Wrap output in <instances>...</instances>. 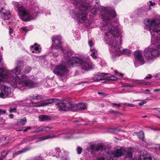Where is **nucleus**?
Listing matches in <instances>:
<instances>
[{
  "label": "nucleus",
  "instance_id": "obj_28",
  "mask_svg": "<svg viewBox=\"0 0 160 160\" xmlns=\"http://www.w3.org/2000/svg\"><path fill=\"white\" fill-rule=\"evenodd\" d=\"M27 122V119L25 118H24L22 119H21L20 120L19 122V124H21L22 125H24Z\"/></svg>",
  "mask_w": 160,
  "mask_h": 160
},
{
  "label": "nucleus",
  "instance_id": "obj_22",
  "mask_svg": "<svg viewBox=\"0 0 160 160\" xmlns=\"http://www.w3.org/2000/svg\"><path fill=\"white\" fill-rule=\"evenodd\" d=\"M31 97L33 99H35L36 100H38L41 99H44L45 98L44 96L42 95H32L31 96Z\"/></svg>",
  "mask_w": 160,
  "mask_h": 160
},
{
  "label": "nucleus",
  "instance_id": "obj_62",
  "mask_svg": "<svg viewBox=\"0 0 160 160\" xmlns=\"http://www.w3.org/2000/svg\"><path fill=\"white\" fill-rule=\"evenodd\" d=\"M145 91L146 92H149L150 91L148 89H146Z\"/></svg>",
  "mask_w": 160,
  "mask_h": 160
},
{
  "label": "nucleus",
  "instance_id": "obj_59",
  "mask_svg": "<svg viewBox=\"0 0 160 160\" xmlns=\"http://www.w3.org/2000/svg\"><path fill=\"white\" fill-rule=\"evenodd\" d=\"M125 87H132L130 85H126V86H125Z\"/></svg>",
  "mask_w": 160,
  "mask_h": 160
},
{
  "label": "nucleus",
  "instance_id": "obj_15",
  "mask_svg": "<svg viewBox=\"0 0 160 160\" xmlns=\"http://www.w3.org/2000/svg\"><path fill=\"white\" fill-rule=\"evenodd\" d=\"M94 160H113L109 154L106 152L104 155H100L97 156L96 159Z\"/></svg>",
  "mask_w": 160,
  "mask_h": 160
},
{
  "label": "nucleus",
  "instance_id": "obj_10",
  "mask_svg": "<svg viewBox=\"0 0 160 160\" xmlns=\"http://www.w3.org/2000/svg\"><path fill=\"white\" fill-rule=\"evenodd\" d=\"M135 61V65L136 67L139 65H142L145 63L142 51L140 50H136L134 52Z\"/></svg>",
  "mask_w": 160,
  "mask_h": 160
},
{
  "label": "nucleus",
  "instance_id": "obj_27",
  "mask_svg": "<svg viewBox=\"0 0 160 160\" xmlns=\"http://www.w3.org/2000/svg\"><path fill=\"white\" fill-rule=\"evenodd\" d=\"M138 137L141 140H143L144 138V133L142 132H140L138 133Z\"/></svg>",
  "mask_w": 160,
  "mask_h": 160
},
{
  "label": "nucleus",
  "instance_id": "obj_42",
  "mask_svg": "<svg viewBox=\"0 0 160 160\" xmlns=\"http://www.w3.org/2000/svg\"><path fill=\"white\" fill-rule=\"evenodd\" d=\"M31 129L30 127H28L26 129L23 130V131L24 132H26L28 130H30Z\"/></svg>",
  "mask_w": 160,
  "mask_h": 160
},
{
  "label": "nucleus",
  "instance_id": "obj_38",
  "mask_svg": "<svg viewBox=\"0 0 160 160\" xmlns=\"http://www.w3.org/2000/svg\"><path fill=\"white\" fill-rule=\"evenodd\" d=\"M78 153L79 154H80L82 152V149L79 147L77 148Z\"/></svg>",
  "mask_w": 160,
  "mask_h": 160
},
{
  "label": "nucleus",
  "instance_id": "obj_39",
  "mask_svg": "<svg viewBox=\"0 0 160 160\" xmlns=\"http://www.w3.org/2000/svg\"><path fill=\"white\" fill-rule=\"evenodd\" d=\"M6 113V111L3 109H0V115L5 114Z\"/></svg>",
  "mask_w": 160,
  "mask_h": 160
},
{
  "label": "nucleus",
  "instance_id": "obj_61",
  "mask_svg": "<svg viewBox=\"0 0 160 160\" xmlns=\"http://www.w3.org/2000/svg\"><path fill=\"white\" fill-rule=\"evenodd\" d=\"M147 115H145L144 116H142V117L143 118H146L147 117Z\"/></svg>",
  "mask_w": 160,
  "mask_h": 160
},
{
  "label": "nucleus",
  "instance_id": "obj_47",
  "mask_svg": "<svg viewBox=\"0 0 160 160\" xmlns=\"http://www.w3.org/2000/svg\"><path fill=\"white\" fill-rule=\"evenodd\" d=\"M156 150L160 151V145H158L156 146Z\"/></svg>",
  "mask_w": 160,
  "mask_h": 160
},
{
  "label": "nucleus",
  "instance_id": "obj_37",
  "mask_svg": "<svg viewBox=\"0 0 160 160\" xmlns=\"http://www.w3.org/2000/svg\"><path fill=\"white\" fill-rule=\"evenodd\" d=\"M152 78L151 75L150 74H148V75L144 78V79H150Z\"/></svg>",
  "mask_w": 160,
  "mask_h": 160
},
{
  "label": "nucleus",
  "instance_id": "obj_58",
  "mask_svg": "<svg viewBox=\"0 0 160 160\" xmlns=\"http://www.w3.org/2000/svg\"><path fill=\"white\" fill-rule=\"evenodd\" d=\"M114 72L116 74H117L118 73V72H117V71H116V70H115L114 71Z\"/></svg>",
  "mask_w": 160,
  "mask_h": 160
},
{
  "label": "nucleus",
  "instance_id": "obj_24",
  "mask_svg": "<svg viewBox=\"0 0 160 160\" xmlns=\"http://www.w3.org/2000/svg\"><path fill=\"white\" fill-rule=\"evenodd\" d=\"M90 12H91V14L90 15L91 16H92V17H93L94 16L96 15L98 13L97 9L96 7H94V8H92Z\"/></svg>",
  "mask_w": 160,
  "mask_h": 160
},
{
  "label": "nucleus",
  "instance_id": "obj_50",
  "mask_svg": "<svg viewBox=\"0 0 160 160\" xmlns=\"http://www.w3.org/2000/svg\"><path fill=\"white\" fill-rule=\"evenodd\" d=\"M61 159L62 160H69V159L68 158H65L63 157H62L61 158Z\"/></svg>",
  "mask_w": 160,
  "mask_h": 160
},
{
  "label": "nucleus",
  "instance_id": "obj_43",
  "mask_svg": "<svg viewBox=\"0 0 160 160\" xmlns=\"http://www.w3.org/2000/svg\"><path fill=\"white\" fill-rule=\"evenodd\" d=\"M113 106L117 108H119L120 106V104L116 103H113Z\"/></svg>",
  "mask_w": 160,
  "mask_h": 160
},
{
  "label": "nucleus",
  "instance_id": "obj_40",
  "mask_svg": "<svg viewBox=\"0 0 160 160\" xmlns=\"http://www.w3.org/2000/svg\"><path fill=\"white\" fill-rule=\"evenodd\" d=\"M16 111V109L15 108H11L10 109L9 112H15Z\"/></svg>",
  "mask_w": 160,
  "mask_h": 160
},
{
  "label": "nucleus",
  "instance_id": "obj_18",
  "mask_svg": "<svg viewBox=\"0 0 160 160\" xmlns=\"http://www.w3.org/2000/svg\"><path fill=\"white\" fill-rule=\"evenodd\" d=\"M56 137V135L54 134H51L47 136L42 137L39 138L38 139V141H41L50 138H52Z\"/></svg>",
  "mask_w": 160,
  "mask_h": 160
},
{
  "label": "nucleus",
  "instance_id": "obj_11",
  "mask_svg": "<svg viewBox=\"0 0 160 160\" xmlns=\"http://www.w3.org/2000/svg\"><path fill=\"white\" fill-rule=\"evenodd\" d=\"M1 92H0V98H5L10 97L12 96L11 89L9 87L5 85H2L1 88Z\"/></svg>",
  "mask_w": 160,
  "mask_h": 160
},
{
  "label": "nucleus",
  "instance_id": "obj_51",
  "mask_svg": "<svg viewBox=\"0 0 160 160\" xmlns=\"http://www.w3.org/2000/svg\"><path fill=\"white\" fill-rule=\"evenodd\" d=\"M160 91V88L158 89H155L154 90V92H158V91Z\"/></svg>",
  "mask_w": 160,
  "mask_h": 160
},
{
  "label": "nucleus",
  "instance_id": "obj_30",
  "mask_svg": "<svg viewBox=\"0 0 160 160\" xmlns=\"http://www.w3.org/2000/svg\"><path fill=\"white\" fill-rule=\"evenodd\" d=\"M20 30L22 32H25L27 33L28 31L29 30L26 27H23L21 28Z\"/></svg>",
  "mask_w": 160,
  "mask_h": 160
},
{
  "label": "nucleus",
  "instance_id": "obj_44",
  "mask_svg": "<svg viewBox=\"0 0 160 160\" xmlns=\"http://www.w3.org/2000/svg\"><path fill=\"white\" fill-rule=\"evenodd\" d=\"M149 2L150 3V5L151 6H153L155 5V3L154 2H152L151 1H149Z\"/></svg>",
  "mask_w": 160,
  "mask_h": 160
},
{
  "label": "nucleus",
  "instance_id": "obj_12",
  "mask_svg": "<svg viewBox=\"0 0 160 160\" xmlns=\"http://www.w3.org/2000/svg\"><path fill=\"white\" fill-rule=\"evenodd\" d=\"M61 37L59 35L54 36L52 37L51 47L53 49H60L62 48L61 45Z\"/></svg>",
  "mask_w": 160,
  "mask_h": 160
},
{
  "label": "nucleus",
  "instance_id": "obj_35",
  "mask_svg": "<svg viewBox=\"0 0 160 160\" xmlns=\"http://www.w3.org/2000/svg\"><path fill=\"white\" fill-rule=\"evenodd\" d=\"M123 104L124 105H126L127 106H128V107H134V106L131 104H130V103H124Z\"/></svg>",
  "mask_w": 160,
  "mask_h": 160
},
{
  "label": "nucleus",
  "instance_id": "obj_13",
  "mask_svg": "<svg viewBox=\"0 0 160 160\" xmlns=\"http://www.w3.org/2000/svg\"><path fill=\"white\" fill-rule=\"evenodd\" d=\"M105 74L104 73H97L93 76L92 79L95 81L101 80L102 82H106V77L103 76Z\"/></svg>",
  "mask_w": 160,
  "mask_h": 160
},
{
  "label": "nucleus",
  "instance_id": "obj_64",
  "mask_svg": "<svg viewBox=\"0 0 160 160\" xmlns=\"http://www.w3.org/2000/svg\"><path fill=\"white\" fill-rule=\"evenodd\" d=\"M137 83H138V84H140V83H141L139 82H137Z\"/></svg>",
  "mask_w": 160,
  "mask_h": 160
},
{
  "label": "nucleus",
  "instance_id": "obj_54",
  "mask_svg": "<svg viewBox=\"0 0 160 160\" xmlns=\"http://www.w3.org/2000/svg\"><path fill=\"white\" fill-rule=\"evenodd\" d=\"M119 75L121 77H122L123 76V74L122 73H119Z\"/></svg>",
  "mask_w": 160,
  "mask_h": 160
},
{
  "label": "nucleus",
  "instance_id": "obj_5",
  "mask_svg": "<svg viewBox=\"0 0 160 160\" xmlns=\"http://www.w3.org/2000/svg\"><path fill=\"white\" fill-rule=\"evenodd\" d=\"M133 151V149L130 148H128L127 150H125L123 148H121L113 151L112 154L114 157L117 158L126 153V158H131Z\"/></svg>",
  "mask_w": 160,
  "mask_h": 160
},
{
  "label": "nucleus",
  "instance_id": "obj_2",
  "mask_svg": "<svg viewBox=\"0 0 160 160\" xmlns=\"http://www.w3.org/2000/svg\"><path fill=\"white\" fill-rule=\"evenodd\" d=\"M145 28L150 31L152 36V44L146 48L143 54L148 61L152 60L160 55V43L155 44L156 41L160 39V20L157 19H148L144 20Z\"/></svg>",
  "mask_w": 160,
  "mask_h": 160
},
{
  "label": "nucleus",
  "instance_id": "obj_41",
  "mask_svg": "<svg viewBox=\"0 0 160 160\" xmlns=\"http://www.w3.org/2000/svg\"><path fill=\"white\" fill-rule=\"evenodd\" d=\"M146 103V102L145 101H142L141 102H139V105L140 106H142V105H143L144 104Z\"/></svg>",
  "mask_w": 160,
  "mask_h": 160
},
{
  "label": "nucleus",
  "instance_id": "obj_31",
  "mask_svg": "<svg viewBox=\"0 0 160 160\" xmlns=\"http://www.w3.org/2000/svg\"><path fill=\"white\" fill-rule=\"evenodd\" d=\"M154 112L157 114H159L160 113V108H156L154 109Z\"/></svg>",
  "mask_w": 160,
  "mask_h": 160
},
{
  "label": "nucleus",
  "instance_id": "obj_49",
  "mask_svg": "<svg viewBox=\"0 0 160 160\" xmlns=\"http://www.w3.org/2000/svg\"><path fill=\"white\" fill-rule=\"evenodd\" d=\"M45 14L46 15H47L48 14L50 15L51 14V12H50V11H47V12H46L45 13Z\"/></svg>",
  "mask_w": 160,
  "mask_h": 160
},
{
  "label": "nucleus",
  "instance_id": "obj_60",
  "mask_svg": "<svg viewBox=\"0 0 160 160\" xmlns=\"http://www.w3.org/2000/svg\"><path fill=\"white\" fill-rule=\"evenodd\" d=\"M151 129L152 130H155L157 129L155 128H151Z\"/></svg>",
  "mask_w": 160,
  "mask_h": 160
},
{
  "label": "nucleus",
  "instance_id": "obj_26",
  "mask_svg": "<svg viewBox=\"0 0 160 160\" xmlns=\"http://www.w3.org/2000/svg\"><path fill=\"white\" fill-rule=\"evenodd\" d=\"M55 151L56 152V157H60L61 156V150L60 149L58 148H55Z\"/></svg>",
  "mask_w": 160,
  "mask_h": 160
},
{
  "label": "nucleus",
  "instance_id": "obj_46",
  "mask_svg": "<svg viewBox=\"0 0 160 160\" xmlns=\"http://www.w3.org/2000/svg\"><path fill=\"white\" fill-rule=\"evenodd\" d=\"M88 44L90 47H92L93 45V43L92 41H89L88 42Z\"/></svg>",
  "mask_w": 160,
  "mask_h": 160
},
{
  "label": "nucleus",
  "instance_id": "obj_1",
  "mask_svg": "<svg viewBox=\"0 0 160 160\" xmlns=\"http://www.w3.org/2000/svg\"><path fill=\"white\" fill-rule=\"evenodd\" d=\"M98 9L100 12V18L102 20L101 30L105 32V41L110 47V52L112 58L114 59L121 54L130 55L131 51L129 50H121L122 35L119 31L120 25L118 22L113 23L111 22L116 17L115 11L109 7L99 6Z\"/></svg>",
  "mask_w": 160,
  "mask_h": 160
},
{
  "label": "nucleus",
  "instance_id": "obj_20",
  "mask_svg": "<svg viewBox=\"0 0 160 160\" xmlns=\"http://www.w3.org/2000/svg\"><path fill=\"white\" fill-rule=\"evenodd\" d=\"M39 120L40 121H46L51 119L50 117L46 115H41L39 116Z\"/></svg>",
  "mask_w": 160,
  "mask_h": 160
},
{
  "label": "nucleus",
  "instance_id": "obj_45",
  "mask_svg": "<svg viewBox=\"0 0 160 160\" xmlns=\"http://www.w3.org/2000/svg\"><path fill=\"white\" fill-rule=\"evenodd\" d=\"M9 34L11 35V34H12L13 33V30L12 29V28H10L9 29Z\"/></svg>",
  "mask_w": 160,
  "mask_h": 160
},
{
  "label": "nucleus",
  "instance_id": "obj_63",
  "mask_svg": "<svg viewBox=\"0 0 160 160\" xmlns=\"http://www.w3.org/2000/svg\"><path fill=\"white\" fill-rule=\"evenodd\" d=\"M31 103H32V104L34 103V102L32 100H31Z\"/></svg>",
  "mask_w": 160,
  "mask_h": 160
},
{
  "label": "nucleus",
  "instance_id": "obj_4",
  "mask_svg": "<svg viewBox=\"0 0 160 160\" xmlns=\"http://www.w3.org/2000/svg\"><path fill=\"white\" fill-rule=\"evenodd\" d=\"M58 106L61 110L64 111H68L75 107L78 110H85L87 109V105L85 103H81L75 105L71 102L67 101L58 103Z\"/></svg>",
  "mask_w": 160,
  "mask_h": 160
},
{
  "label": "nucleus",
  "instance_id": "obj_33",
  "mask_svg": "<svg viewBox=\"0 0 160 160\" xmlns=\"http://www.w3.org/2000/svg\"><path fill=\"white\" fill-rule=\"evenodd\" d=\"M43 128L44 131L46 132L49 131L50 130L52 129V128L51 127H43Z\"/></svg>",
  "mask_w": 160,
  "mask_h": 160
},
{
  "label": "nucleus",
  "instance_id": "obj_16",
  "mask_svg": "<svg viewBox=\"0 0 160 160\" xmlns=\"http://www.w3.org/2000/svg\"><path fill=\"white\" fill-rule=\"evenodd\" d=\"M90 148L92 151H99L104 150L105 146L102 144L92 145L91 146Z\"/></svg>",
  "mask_w": 160,
  "mask_h": 160
},
{
  "label": "nucleus",
  "instance_id": "obj_9",
  "mask_svg": "<svg viewBox=\"0 0 160 160\" xmlns=\"http://www.w3.org/2000/svg\"><path fill=\"white\" fill-rule=\"evenodd\" d=\"M67 63L64 61H62L61 64L57 65L53 70V72L59 76H63L64 75L67 70Z\"/></svg>",
  "mask_w": 160,
  "mask_h": 160
},
{
  "label": "nucleus",
  "instance_id": "obj_3",
  "mask_svg": "<svg viewBox=\"0 0 160 160\" xmlns=\"http://www.w3.org/2000/svg\"><path fill=\"white\" fill-rule=\"evenodd\" d=\"M73 5L76 6V8L81 11L78 12L77 18L78 23L86 22L88 23L87 25H89L91 22L88 19L87 13L83 11L89 10L90 8L91 5L85 1L79 0H75L73 2Z\"/></svg>",
  "mask_w": 160,
  "mask_h": 160
},
{
  "label": "nucleus",
  "instance_id": "obj_14",
  "mask_svg": "<svg viewBox=\"0 0 160 160\" xmlns=\"http://www.w3.org/2000/svg\"><path fill=\"white\" fill-rule=\"evenodd\" d=\"M53 102V100L52 99H47L42 101L41 102H38L35 103L34 106L39 107L42 106H46L49 104H51Z\"/></svg>",
  "mask_w": 160,
  "mask_h": 160
},
{
  "label": "nucleus",
  "instance_id": "obj_53",
  "mask_svg": "<svg viewBox=\"0 0 160 160\" xmlns=\"http://www.w3.org/2000/svg\"><path fill=\"white\" fill-rule=\"evenodd\" d=\"M144 84L146 85H148L150 84V83L149 82H147L145 83H144Z\"/></svg>",
  "mask_w": 160,
  "mask_h": 160
},
{
  "label": "nucleus",
  "instance_id": "obj_23",
  "mask_svg": "<svg viewBox=\"0 0 160 160\" xmlns=\"http://www.w3.org/2000/svg\"><path fill=\"white\" fill-rule=\"evenodd\" d=\"M69 14L73 18H76L77 19L78 15V13H77L73 10H72L70 11Z\"/></svg>",
  "mask_w": 160,
  "mask_h": 160
},
{
  "label": "nucleus",
  "instance_id": "obj_32",
  "mask_svg": "<svg viewBox=\"0 0 160 160\" xmlns=\"http://www.w3.org/2000/svg\"><path fill=\"white\" fill-rule=\"evenodd\" d=\"M8 152L7 150H4L2 153L1 155L2 157H5L7 154Z\"/></svg>",
  "mask_w": 160,
  "mask_h": 160
},
{
  "label": "nucleus",
  "instance_id": "obj_25",
  "mask_svg": "<svg viewBox=\"0 0 160 160\" xmlns=\"http://www.w3.org/2000/svg\"><path fill=\"white\" fill-rule=\"evenodd\" d=\"M117 79V78L116 77L112 75L108 76L107 78L106 77V82L109 80L114 81L116 80Z\"/></svg>",
  "mask_w": 160,
  "mask_h": 160
},
{
  "label": "nucleus",
  "instance_id": "obj_21",
  "mask_svg": "<svg viewBox=\"0 0 160 160\" xmlns=\"http://www.w3.org/2000/svg\"><path fill=\"white\" fill-rule=\"evenodd\" d=\"M52 49V54L53 56L55 57H57L58 55V52L59 50H61L63 52H64V51L63 50V49L62 48H61L60 49H53V48L51 47Z\"/></svg>",
  "mask_w": 160,
  "mask_h": 160
},
{
  "label": "nucleus",
  "instance_id": "obj_56",
  "mask_svg": "<svg viewBox=\"0 0 160 160\" xmlns=\"http://www.w3.org/2000/svg\"><path fill=\"white\" fill-rule=\"evenodd\" d=\"M98 93L99 95H102L103 94V93L102 92H98Z\"/></svg>",
  "mask_w": 160,
  "mask_h": 160
},
{
  "label": "nucleus",
  "instance_id": "obj_7",
  "mask_svg": "<svg viewBox=\"0 0 160 160\" xmlns=\"http://www.w3.org/2000/svg\"><path fill=\"white\" fill-rule=\"evenodd\" d=\"M7 5L5 3L0 2V14L4 20L2 22L3 24L5 20L9 19L11 17L10 11L7 10Z\"/></svg>",
  "mask_w": 160,
  "mask_h": 160
},
{
  "label": "nucleus",
  "instance_id": "obj_52",
  "mask_svg": "<svg viewBox=\"0 0 160 160\" xmlns=\"http://www.w3.org/2000/svg\"><path fill=\"white\" fill-rule=\"evenodd\" d=\"M7 139L8 141H9L10 140V138L9 137H6L5 138V140H6Z\"/></svg>",
  "mask_w": 160,
  "mask_h": 160
},
{
  "label": "nucleus",
  "instance_id": "obj_6",
  "mask_svg": "<svg viewBox=\"0 0 160 160\" xmlns=\"http://www.w3.org/2000/svg\"><path fill=\"white\" fill-rule=\"evenodd\" d=\"M76 66H80L81 68L84 71H88L92 68L91 63L88 60H86L79 58H75Z\"/></svg>",
  "mask_w": 160,
  "mask_h": 160
},
{
  "label": "nucleus",
  "instance_id": "obj_17",
  "mask_svg": "<svg viewBox=\"0 0 160 160\" xmlns=\"http://www.w3.org/2000/svg\"><path fill=\"white\" fill-rule=\"evenodd\" d=\"M30 47L32 53H37L41 51V48L40 46L37 43H35L33 45L31 46Z\"/></svg>",
  "mask_w": 160,
  "mask_h": 160
},
{
  "label": "nucleus",
  "instance_id": "obj_55",
  "mask_svg": "<svg viewBox=\"0 0 160 160\" xmlns=\"http://www.w3.org/2000/svg\"><path fill=\"white\" fill-rule=\"evenodd\" d=\"M25 143V140H23L21 142V144Z\"/></svg>",
  "mask_w": 160,
  "mask_h": 160
},
{
  "label": "nucleus",
  "instance_id": "obj_29",
  "mask_svg": "<svg viewBox=\"0 0 160 160\" xmlns=\"http://www.w3.org/2000/svg\"><path fill=\"white\" fill-rule=\"evenodd\" d=\"M98 54V52L97 51L95 50L93 51L91 55L93 58H96Z\"/></svg>",
  "mask_w": 160,
  "mask_h": 160
},
{
  "label": "nucleus",
  "instance_id": "obj_8",
  "mask_svg": "<svg viewBox=\"0 0 160 160\" xmlns=\"http://www.w3.org/2000/svg\"><path fill=\"white\" fill-rule=\"evenodd\" d=\"M73 52L72 51H68L66 53L64 54V59L67 61V63L68 67H73L76 66L75 58H78L77 57L72 56Z\"/></svg>",
  "mask_w": 160,
  "mask_h": 160
},
{
  "label": "nucleus",
  "instance_id": "obj_19",
  "mask_svg": "<svg viewBox=\"0 0 160 160\" xmlns=\"http://www.w3.org/2000/svg\"><path fill=\"white\" fill-rule=\"evenodd\" d=\"M31 149V148L30 147H26L25 148H24L22 150L18 151L17 152L15 153L14 154H13V155L14 156L16 155H18L21 153L25 152H26L30 150V149Z\"/></svg>",
  "mask_w": 160,
  "mask_h": 160
},
{
  "label": "nucleus",
  "instance_id": "obj_57",
  "mask_svg": "<svg viewBox=\"0 0 160 160\" xmlns=\"http://www.w3.org/2000/svg\"><path fill=\"white\" fill-rule=\"evenodd\" d=\"M2 59V56L0 55V62L1 61Z\"/></svg>",
  "mask_w": 160,
  "mask_h": 160
},
{
  "label": "nucleus",
  "instance_id": "obj_34",
  "mask_svg": "<svg viewBox=\"0 0 160 160\" xmlns=\"http://www.w3.org/2000/svg\"><path fill=\"white\" fill-rule=\"evenodd\" d=\"M31 70V68L30 67H27L25 71V72L26 73H29Z\"/></svg>",
  "mask_w": 160,
  "mask_h": 160
},
{
  "label": "nucleus",
  "instance_id": "obj_36",
  "mask_svg": "<svg viewBox=\"0 0 160 160\" xmlns=\"http://www.w3.org/2000/svg\"><path fill=\"white\" fill-rule=\"evenodd\" d=\"M44 131V128H39L38 129H37L35 130V132H37L39 131Z\"/></svg>",
  "mask_w": 160,
  "mask_h": 160
},
{
  "label": "nucleus",
  "instance_id": "obj_48",
  "mask_svg": "<svg viewBox=\"0 0 160 160\" xmlns=\"http://www.w3.org/2000/svg\"><path fill=\"white\" fill-rule=\"evenodd\" d=\"M9 117L11 118H12L14 117V115L12 114H10L9 115Z\"/></svg>",
  "mask_w": 160,
  "mask_h": 160
}]
</instances>
